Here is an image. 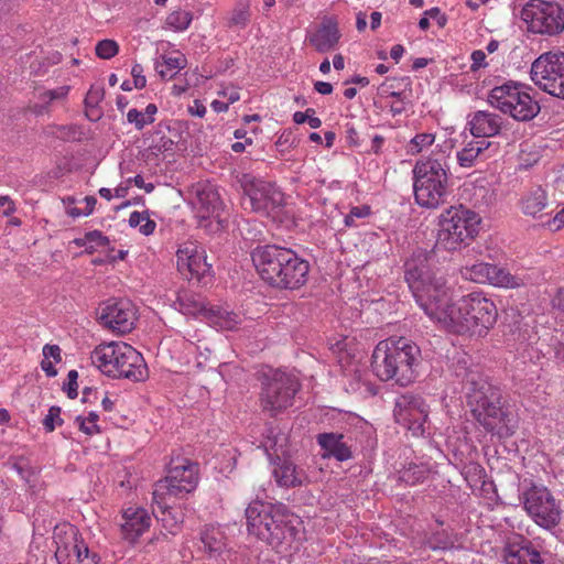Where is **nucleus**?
Instances as JSON below:
<instances>
[{
	"mask_svg": "<svg viewBox=\"0 0 564 564\" xmlns=\"http://www.w3.org/2000/svg\"><path fill=\"white\" fill-rule=\"evenodd\" d=\"M405 280L429 318L451 333L485 337L497 323L495 302L480 291L453 302L452 289L444 276L413 261L405 263Z\"/></svg>",
	"mask_w": 564,
	"mask_h": 564,
	"instance_id": "1",
	"label": "nucleus"
},
{
	"mask_svg": "<svg viewBox=\"0 0 564 564\" xmlns=\"http://www.w3.org/2000/svg\"><path fill=\"white\" fill-rule=\"evenodd\" d=\"M251 259L261 279L274 288L295 290L307 281L310 263L289 248L259 246Z\"/></svg>",
	"mask_w": 564,
	"mask_h": 564,
	"instance_id": "2",
	"label": "nucleus"
},
{
	"mask_svg": "<svg viewBox=\"0 0 564 564\" xmlns=\"http://www.w3.org/2000/svg\"><path fill=\"white\" fill-rule=\"evenodd\" d=\"M466 398L473 417L486 432L499 438H507L514 433L503 409L500 389L486 377L475 372L468 375Z\"/></svg>",
	"mask_w": 564,
	"mask_h": 564,
	"instance_id": "3",
	"label": "nucleus"
},
{
	"mask_svg": "<svg viewBox=\"0 0 564 564\" xmlns=\"http://www.w3.org/2000/svg\"><path fill=\"white\" fill-rule=\"evenodd\" d=\"M421 357L420 347L405 337H390L379 341L371 356V368L381 381L394 380L405 387L415 379V367Z\"/></svg>",
	"mask_w": 564,
	"mask_h": 564,
	"instance_id": "4",
	"label": "nucleus"
},
{
	"mask_svg": "<svg viewBox=\"0 0 564 564\" xmlns=\"http://www.w3.org/2000/svg\"><path fill=\"white\" fill-rule=\"evenodd\" d=\"M412 172L414 199L419 206L436 209L446 203L449 195V153L433 150L429 156L416 161Z\"/></svg>",
	"mask_w": 564,
	"mask_h": 564,
	"instance_id": "5",
	"label": "nucleus"
},
{
	"mask_svg": "<svg viewBox=\"0 0 564 564\" xmlns=\"http://www.w3.org/2000/svg\"><path fill=\"white\" fill-rule=\"evenodd\" d=\"M481 217L463 205L443 210L437 220L435 246L447 252L468 247L480 231Z\"/></svg>",
	"mask_w": 564,
	"mask_h": 564,
	"instance_id": "6",
	"label": "nucleus"
},
{
	"mask_svg": "<svg viewBox=\"0 0 564 564\" xmlns=\"http://www.w3.org/2000/svg\"><path fill=\"white\" fill-rule=\"evenodd\" d=\"M90 359L93 365L108 377L141 381L147 376V366L142 355L123 341L98 345L91 351Z\"/></svg>",
	"mask_w": 564,
	"mask_h": 564,
	"instance_id": "7",
	"label": "nucleus"
},
{
	"mask_svg": "<svg viewBox=\"0 0 564 564\" xmlns=\"http://www.w3.org/2000/svg\"><path fill=\"white\" fill-rule=\"evenodd\" d=\"M197 484L198 465L187 458L173 459L165 478L156 482L153 500L162 511L164 527L169 528L171 533H175L178 527V521L169 524L165 518L171 513V500L184 498L195 490Z\"/></svg>",
	"mask_w": 564,
	"mask_h": 564,
	"instance_id": "8",
	"label": "nucleus"
},
{
	"mask_svg": "<svg viewBox=\"0 0 564 564\" xmlns=\"http://www.w3.org/2000/svg\"><path fill=\"white\" fill-rule=\"evenodd\" d=\"M489 104L518 121H529L540 111V106L521 84L507 83L492 88Z\"/></svg>",
	"mask_w": 564,
	"mask_h": 564,
	"instance_id": "9",
	"label": "nucleus"
},
{
	"mask_svg": "<svg viewBox=\"0 0 564 564\" xmlns=\"http://www.w3.org/2000/svg\"><path fill=\"white\" fill-rule=\"evenodd\" d=\"M300 383L294 376L275 370L262 382L260 406L270 416H275L293 405Z\"/></svg>",
	"mask_w": 564,
	"mask_h": 564,
	"instance_id": "10",
	"label": "nucleus"
},
{
	"mask_svg": "<svg viewBox=\"0 0 564 564\" xmlns=\"http://www.w3.org/2000/svg\"><path fill=\"white\" fill-rule=\"evenodd\" d=\"M523 509L529 517L543 529L557 527L562 519L561 501L549 488L532 484L521 496Z\"/></svg>",
	"mask_w": 564,
	"mask_h": 564,
	"instance_id": "11",
	"label": "nucleus"
},
{
	"mask_svg": "<svg viewBox=\"0 0 564 564\" xmlns=\"http://www.w3.org/2000/svg\"><path fill=\"white\" fill-rule=\"evenodd\" d=\"M55 557L58 564H97L98 556L91 553L78 529L68 523L54 528Z\"/></svg>",
	"mask_w": 564,
	"mask_h": 564,
	"instance_id": "12",
	"label": "nucleus"
},
{
	"mask_svg": "<svg viewBox=\"0 0 564 564\" xmlns=\"http://www.w3.org/2000/svg\"><path fill=\"white\" fill-rule=\"evenodd\" d=\"M243 207L275 217L284 204V194L274 184L246 175L242 181Z\"/></svg>",
	"mask_w": 564,
	"mask_h": 564,
	"instance_id": "13",
	"label": "nucleus"
},
{
	"mask_svg": "<svg viewBox=\"0 0 564 564\" xmlns=\"http://www.w3.org/2000/svg\"><path fill=\"white\" fill-rule=\"evenodd\" d=\"M301 521L292 514L284 505L272 503V509L267 510L265 522H263L262 531L268 532L265 535L257 538L268 542L274 549H282L283 545L290 544L299 539L301 533Z\"/></svg>",
	"mask_w": 564,
	"mask_h": 564,
	"instance_id": "14",
	"label": "nucleus"
},
{
	"mask_svg": "<svg viewBox=\"0 0 564 564\" xmlns=\"http://www.w3.org/2000/svg\"><path fill=\"white\" fill-rule=\"evenodd\" d=\"M531 79L543 91L564 99V53L541 54L531 65Z\"/></svg>",
	"mask_w": 564,
	"mask_h": 564,
	"instance_id": "15",
	"label": "nucleus"
},
{
	"mask_svg": "<svg viewBox=\"0 0 564 564\" xmlns=\"http://www.w3.org/2000/svg\"><path fill=\"white\" fill-rule=\"evenodd\" d=\"M522 19L532 33L556 35L564 30V10L554 2L531 0L522 10Z\"/></svg>",
	"mask_w": 564,
	"mask_h": 564,
	"instance_id": "16",
	"label": "nucleus"
},
{
	"mask_svg": "<svg viewBox=\"0 0 564 564\" xmlns=\"http://www.w3.org/2000/svg\"><path fill=\"white\" fill-rule=\"evenodd\" d=\"M137 322V310L128 300H108L99 312V323L118 335L130 333Z\"/></svg>",
	"mask_w": 564,
	"mask_h": 564,
	"instance_id": "17",
	"label": "nucleus"
},
{
	"mask_svg": "<svg viewBox=\"0 0 564 564\" xmlns=\"http://www.w3.org/2000/svg\"><path fill=\"white\" fill-rule=\"evenodd\" d=\"M393 414L395 421L411 431L414 436L424 434L429 411L422 398L411 394L400 395L395 401Z\"/></svg>",
	"mask_w": 564,
	"mask_h": 564,
	"instance_id": "18",
	"label": "nucleus"
},
{
	"mask_svg": "<svg viewBox=\"0 0 564 564\" xmlns=\"http://www.w3.org/2000/svg\"><path fill=\"white\" fill-rule=\"evenodd\" d=\"M177 269L188 280L202 281L209 275L212 265L206 261V253L203 247L196 242L183 243L176 253Z\"/></svg>",
	"mask_w": 564,
	"mask_h": 564,
	"instance_id": "19",
	"label": "nucleus"
},
{
	"mask_svg": "<svg viewBox=\"0 0 564 564\" xmlns=\"http://www.w3.org/2000/svg\"><path fill=\"white\" fill-rule=\"evenodd\" d=\"M191 203L197 216L207 219L219 216L221 199L216 186L208 181H200L191 188Z\"/></svg>",
	"mask_w": 564,
	"mask_h": 564,
	"instance_id": "20",
	"label": "nucleus"
},
{
	"mask_svg": "<svg viewBox=\"0 0 564 564\" xmlns=\"http://www.w3.org/2000/svg\"><path fill=\"white\" fill-rule=\"evenodd\" d=\"M152 523L149 511L142 507H128L122 512L121 535L124 541L135 544Z\"/></svg>",
	"mask_w": 564,
	"mask_h": 564,
	"instance_id": "21",
	"label": "nucleus"
},
{
	"mask_svg": "<svg viewBox=\"0 0 564 564\" xmlns=\"http://www.w3.org/2000/svg\"><path fill=\"white\" fill-rule=\"evenodd\" d=\"M272 476L282 488H295L310 482L306 471L285 457H276L273 462Z\"/></svg>",
	"mask_w": 564,
	"mask_h": 564,
	"instance_id": "22",
	"label": "nucleus"
},
{
	"mask_svg": "<svg viewBox=\"0 0 564 564\" xmlns=\"http://www.w3.org/2000/svg\"><path fill=\"white\" fill-rule=\"evenodd\" d=\"M502 124L501 116L488 110L475 111L468 120L470 133L476 138H482V140L499 134Z\"/></svg>",
	"mask_w": 564,
	"mask_h": 564,
	"instance_id": "23",
	"label": "nucleus"
},
{
	"mask_svg": "<svg viewBox=\"0 0 564 564\" xmlns=\"http://www.w3.org/2000/svg\"><path fill=\"white\" fill-rule=\"evenodd\" d=\"M505 561L507 564H542L540 552L527 540L509 543Z\"/></svg>",
	"mask_w": 564,
	"mask_h": 564,
	"instance_id": "24",
	"label": "nucleus"
},
{
	"mask_svg": "<svg viewBox=\"0 0 564 564\" xmlns=\"http://www.w3.org/2000/svg\"><path fill=\"white\" fill-rule=\"evenodd\" d=\"M547 207V195L541 186L530 188L520 199V208L527 216L542 217Z\"/></svg>",
	"mask_w": 564,
	"mask_h": 564,
	"instance_id": "25",
	"label": "nucleus"
},
{
	"mask_svg": "<svg viewBox=\"0 0 564 564\" xmlns=\"http://www.w3.org/2000/svg\"><path fill=\"white\" fill-rule=\"evenodd\" d=\"M317 443L324 451L325 457H335L344 462L351 457L349 446L344 442V435L337 433H323L317 436Z\"/></svg>",
	"mask_w": 564,
	"mask_h": 564,
	"instance_id": "26",
	"label": "nucleus"
},
{
	"mask_svg": "<svg viewBox=\"0 0 564 564\" xmlns=\"http://www.w3.org/2000/svg\"><path fill=\"white\" fill-rule=\"evenodd\" d=\"M340 39V33L335 23H323L311 36L310 44L319 53L334 50Z\"/></svg>",
	"mask_w": 564,
	"mask_h": 564,
	"instance_id": "27",
	"label": "nucleus"
},
{
	"mask_svg": "<svg viewBox=\"0 0 564 564\" xmlns=\"http://www.w3.org/2000/svg\"><path fill=\"white\" fill-rule=\"evenodd\" d=\"M268 509H272V503L254 500L248 505L245 514L247 529L250 534L256 536L268 534L267 530L262 531Z\"/></svg>",
	"mask_w": 564,
	"mask_h": 564,
	"instance_id": "28",
	"label": "nucleus"
},
{
	"mask_svg": "<svg viewBox=\"0 0 564 564\" xmlns=\"http://www.w3.org/2000/svg\"><path fill=\"white\" fill-rule=\"evenodd\" d=\"M491 142L487 140H473L456 153V159L462 167H471L478 159H486V151Z\"/></svg>",
	"mask_w": 564,
	"mask_h": 564,
	"instance_id": "29",
	"label": "nucleus"
},
{
	"mask_svg": "<svg viewBox=\"0 0 564 564\" xmlns=\"http://www.w3.org/2000/svg\"><path fill=\"white\" fill-rule=\"evenodd\" d=\"M187 64L183 53L174 51L161 56L155 62V70L163 79H172Z\"/></svg>",
	"mask_w": 564,
	"mask_h": 564,
	"instance_id": "30",
	"label": "nucleus"
},
{
	"mask_svg": "<svg viewBox=\"0 0 564 564\" xmlns=\"http://www.w3.org/2000/svg\"><path fill=\"white\" fill-rule=\"evenodd\" d=\"M488 284L503 289H519L527 284L524 276L512 274L508 269L491 264Z\"/></svg>",
	"mask_w": 564,
	"mask_h": 564,
	"instance_id": "31",
	"label": "nucleus"
},
{
	"mask_svg": "<svg viewBox=\"0 0 564 564\" xmlns=\"http://www.w3.org/2000/svg\"><path fill=\"white\" fill-rule=\"evenodd\" d=\"M206 321L223 330H232L241 323V317L227 308L210 306L206 312Z\"/></svg>",
	"mask_w": 564,
	"mask_h": 564,
	"instance_id": "32",
	"label": "nucleus"
},
{
	"mask_svg": "<svg viewBox=\"0 0 564 564\" xmlns=\"http://www.w3.org/2000/svg\"><path fill=\"white\" fill-rule=\"evenodd\" d=\"M70 87L59 86L54 89H48L39 94V102L31 106V111L36 116H42L50 111V105L56 100H64Z\"/></svg>",
	"mask_w": 564,
	"mask_h": 564,
	"instance_id": "33",
	"label": "nucleus"
},
{
	"mask_svg": "<svg viewBox=\"0 0 564 564\" xmlns=\"http://www.w3.org/2000/svg\"><path fill=\"white\" fill-rule=\"evenodd\" d=\"M177 303L183 314L202 315L206 319V312L209 307L205 305L204 300L199 295L184 291L178 294Z\"/></svg>",
	"mask_w": 564,
	"mask_h": 564,
	"instance_id": "34",
	"label": "nucleus"
},
{
	"mask_svg": "<svg viewBox=\"0 0 564 564\" xmlns=\"http://www.w3.org/2000/svg\"><path fill=\"white\" fill-rule=\"evenodd\" d=\"M431 474L427 463H410L399 471V480L409 486H415L425 481Z\"/></svg>",
	"mask_w": 564,
	"mask_h": 564,
	"instance_id": "35",
	"label": "nucleus"
},
{
	"mask_svg": "<svg viewBox=\"0 0 564 564\" xmlns=\"http://www.w3.org/2000/svg\"><path fill=\"white\" fill-rule=\"evenodd\" d=\"M490 268L491 263L476 262L473 264L463 265L459 272L464 280L484 284L488 283Z\"/></svg>",
	"mask_w": 564,
	"mask_h": 564,
	"instance_id": "36",
	"label": "nucleus"
},
{
	"mask_svg": "<svg viewBox=\"0 0 564 564\" xmlns=\"http://www.w3.org/2000/svg\"><path fill=\"white\" fill-rule=\"evenodd\" d=\"M156 112L158 107L154 104H149L144 111L132 108L127 112V121L134 124L137 130H142L145 126L155 121Z\"/></svg>",
	"mask_w": 564,
	"mask_h": 564,
	"instance_id": "37",
	"label": "nucleus"
},
{
	"mask_svg": "<svg viewBox=\"0 0 564 564\" xmlns=\"http://www.w3.org/2000/svg\"><path fill=\"white\" fill-rule=\"evenodd\" d=\"M202 542L204 544L205 550L210 554H220L225 547V536L223 532L217 528H207L203 535Z\"/></svg>",
	"mask_w": 564,
	"mask_h": 564,
	"instance_id": "38",
	"label": "nucleus"
},
{
	"mask_svg": "<svg viewBox=\"0 0 564 564\" xmlns=\"http://www.w3.org/2000/svg\"><path fill=\"white\" fill-rule=\"evenodd\" d=\"M251 18V1L238 0L229 18V26L245 29Z\"/></svg>",
	"mask_w": 564,
	"mask_h": 564,
	"instance_id": "39",
	"label": "nucleus"
},
{
	"mask_svg": "<svg viewBox=\"0 0 564 564\" xmlns=\"http://www.w3.org/2000/svg\"><path fill=\"white\" fill-rule=\"evenodd\" d=\"M99 415L90 411L88 415H77L75 417V425L78 427L80 432L86 434L87 436H94L101 433V429L98 425Z\"/></svg>",
	"mask_w": 564,
	"mask_h": 564,
	"instance_id": "40",
	"label": "nucleus"
},
{
	"mask_svg": "<svg viewBox=\"0 0 564 564\" xmlns=\"http://www.w3.org/2000/svg\"><path fill=\"white\" fill-rule=\"evenodd\" d=\"M456 540L444 529L435 531L427 540V545L432 550H448L454 546Z\"/></svg>",
	"mask_w": 564,
	"mask_h": 564,
	"instance_id": "41",
	"label": "nucleus"
},
{
	"mask_svg": "<svg viewBox=\"0 0 564 564\" xmlns=\"http://www.w3.org/2000/svg\"><path fill=\"white\" fill-rule=\"evenodd\" d=\"M129 225L139 227L141 234L149 236L154 232L156 224L150 219L149 215L140 212H132L129 216Z\"/></svg>",
	"mask_w": 564,
	"mask_h": 564,
	"instance_id": "42",
	"label": "nucleus"
},
{
	"mask_svg": "<svg viewBox=\"0 0 564 564\" xmlns=\"http://www.w3.org/2000/svg\"><path fill=\"white\" fill-rule=\"evenodd\" d=\"M435 141V134L433 133H417L415 134L408 144V153L416 155L422 151L429 149Z\"/></svg>",
	"mask_w": 564,
	"mask_h": 564,
	"instance_id": "43",
	"label": "nucleus"
},
{
	"mask_svg": "<svg viewBox=\"0 0 564 564\" xmlns=\"http://www.w3.org/2000/svg\"><path fill=\"white\" fill-rule=\"evenodd\" d=\"M192 22V14L188 11H173L166 18V24L175 31L186 30Z\"/></svg>",
	"mask_w": 564,
	"mask_h": 564,
	"instance_id": "44",
	"label": "nucleus"
},
{
	"mask_svg": "<svg viewBox=\"0 0 564 564\" xmlns=\"http://www.w3.org/2000/svg\"><path fill=\"white\" fill-rule=\"evenodd\" d=\"M95 53L101 59H110L119 53V44L115 40H101L96 44Z\"/></svg>",
	"mask_w": 564,
	"mask_h": 564,
	"instance_id": "45",
	"label": "nucleus"
},
{
	"mask_svg": "<svg viewBox=\"0 0 564 564\" xmlns=\"http://www.w3.org/2000/svg\"><path fill=\"white\" fill-rule=\"evenodd\" d=\"M149 148L154 153L172 152L174 149V141L171 138L158 131L153 133Z\"/></svg>",
	"mask_w": 564,
	"mask_h": 564,
	"instance_id": "46",
	"label": "nucleus"
},
{
	"mask_svg": "<svg viewBox=\"0 0 564 564\" xmlns=\"http://www.w3.org/2000/svg\"><path fill=\"white\" fill-rule=\"evenodd\" d=\"M61 412L59 406H51L48 409V413L43 420V426L47 432H53L56 426H61L63 424Z\"/></svg>",
	"mask_w": 564,
	"mask_h": 564,
	"instance_id": "47",
	"label": "nucleus"
},
{
	"mask_svg": "<svg viewBox=\"0 0 564 564\" xmlns=\"http://www.w3.org/2000/svg\"><path fill=\"white\" fill-rule=\"evenodd\" d=\"M370 215V207L362 205V206H355L350 209L349 214L345 216V225L347 227L356 226V219L366 218Z\"/></svg>",
	"mask_w": 564,
	"mask_h": 564,
	"instance_id": "48",
	"label": "nucleus"
},
{
	"mask_svg": "<svg viewBox=\"0 0 564 564\" xmlns=\"http://www.w3.org/2000/svg\"><path fill=\"white\" fill-rule=\"evenodd\" d=\"M105 90L101 86H91L85 97V105L87 107H96L104 99Z\"/></svg>",
	"mask_w": 564,
	"mask_h": 564,
	"instance_id": "49",
	"label": "nucleus"
},
{
	"mask_svg": "<svg viewBox=\"0 0 564 564\" xmlns=\"http://www.w3.org/2000/svg\"><path fill=\"white\" fill-rule=\"evenodd\" d=\"M86 239L88 240V247L91 249L96 247H104L109 243L108 238L105 237L99 230H93L87 232Z\"/></svg>",
	"mask_w": 564,
	"mask_h": 564,
	"instance_id": "50",
	"label": "nucleus"
},
{
	"mask_svg": "<svg viewBox=\"0 0 564 564\" xmlns=\"http://www.w3.org/2000/svg\"><path fill=\"white\" fill-rule=\"evenodd\" d=\"M131 76L133 78V86L137 89H142L147 85V78L143 75V67L140 64H134L131 69Z\"/></svg>",
	"mask_w": 564,
	"mask_h": 564,
	"instance_id": "51",
	"label": "nucleus"
},
{
	"mask_svg": "<svg viewBox=\"0 0 564 564\" xmlns=\"http://www.w3.org/2000/svg\"><path fill=\"white\" fill-rule=\"evenodd\" d=\"M219 96H221L228 105H231L240 99L239 89L237 87L230 86L220 90Z\"/></svg>",
	"mask_w": 564,
	"mask_h": 564,
	"instance_id": "52",
	"label": "nucleus"
},
{
	"mask_svg": "<svg viewBox=\"0 0 564 564\" xmlns=\"http://www.w3.org/2000/svg\"><path fill=\"white\" fill-rule=\"evenodd\" d=\"M43 355L45 357V360L47 358H53L55 360V362H61L62 361L61 348L57 345H48V344H46L43 347Z\"/></svg>",
	"mask_w": 564,
	"mask_h": 564,
	"instance_id": "53",
	"label": "nucleus"
},
{
	"mask_svg": "<svg viewBox=\"0 0 564 564\" xmlns=\"http://www.w3.org/2000/svg\"><path fill=\"white\" fill-rule=\"evenodd\" d=\"M77 377H78V373L76 370H70L67 375V378H68V387H67V395L68 398L70 399H75L77 397Z\"/></svg>",
	"mask_w": 564,
	"mask_h": 564,
	"instance_id": "54",
	"label": "nucleus"
},
{
	"mask_svg": "<svg viewBox=\"0 0 564 564\" xmlns=\"http://www.w3.org/2000/svg\"><path fill=\"white\" fill-rule=\"evenodd\" d=\"M486 66V53L481 50L471 53V69H478Z\"/></svg>",
	"mask_w": 564,
	"mask_h": 564,
	"instance_id": "55",
	"label": "nucleus"
},
{
	"mask_svg": "<svg viewBox=\"0 0 564 564\" xmlns=\"http://www.w3.org/2000/svg\"><path fill=\"white\" fill-rule=\"evenodd\" d=\"M0 210L4 216H10L15 212V204L9 196H0Z\"/></svg>",
	"mask_w": 564,
	"mask_h": 564,
	"instance_id": "56",
	"label": "nucleus"
},
{
	"mask_svg": "<svg viewBox=\"0 0 564 564\" xmlns=\"http://www.w3.org/2000/svg\"><path fill=\"white\" fill-rule=\"evenodd\" d=\"M424 14L427 15L429 19L435 20L440 28H444L447 22L446 17L441 13V10L438 8H432L430 10H426Z\"/></svg>",
	"mask_w": 564,
	"mask_h": 564,
	"instance_id": "57",
	"label": "nucleus"
},
{
	"mask_svg": "<svg viewBox=\"0 0 564 564\" xmlns=\"http://www.w3.org/2000/svg\"><path fill=\"white\" fill-rule=\"evenodd\" d=\"M547 226L551 230H558L564 226V208L555 214V216L547 221Z\"/></svg>",
	"mask_w": 564,
	"mask_h": 564,
	"instance_id": "58",
	"label": "nucleus"
},
{
	"mask_svg": "<svg viewBox=\"0 0 564 564\" xmlns=\"http://www.w3.org/2000/svg\"><path fill=\"white\" fill-rule=\"evenodd\" d=\"M187 110L192 116L198 118H203L206 115V107L198 99H195Z\"/></svg>",
	"mask_w": 564,
	"mask_h": 564,
	"instance_id": "59",
	"label": "nucleus"
},
{
	"mask_svg": "<svg viewBox=\"0 0 564 564\" xmlns=\"http://www.w3.org/2000/svg\"><path fill=\"white\" fill-rule=\"evenodd\" d=\"M64 204H67V214L73 217H80L84 216V209L72 207L70 205L75 203V199L73 197H67L63 199Z\"/></svg>",
	"mask_w": 564,
	"mask_h": 564,
	"instance_id": "60",
	"label": "nucleus"
},
{
	"mask_svg": "<svg viewBox=\"0 0 564 564\" xmlns=\"http://www.w3.org/2000/svg\"><path fill=\"white\" fill-rule=\"evenodd\" d=\"M310 113L315 115V110L313 108H307L305 111H296L293 115V121L297 124H302L307 121V117Z\"/></svg>",
	"mask_w": 564,
	"mask_h": 564,
	"instance_id": "61",
	"label": "nucleus"
},
{
	"mask_svg": "<svg viewBox=\"0 0 564 564\" xmlns=\"http://www.w3.org/2000/svg\"><path fill=\"white\" fill-rule=\"evenodd\" d=\"M552 306L561 312H564V289L557 291L552 299Z\"/></svg>",
	"mask_w": 564,
	"mask_h": 564,
	"instance_id": "62",
	"label": "nucleus"
},
{
	"mask_svg": "<svg viewBox=\"0 0 564 564\" xmlns=\"http://www.w3.org/2000/svg\"><path fill=\"white\" fill-rule=\"evenodd\" d=\"M314 88L322 95H329L333 91V86L327 82H316Z\"/></svg>",
	"mask_w": 564,
	"mask_h": 564,
	"instance_id": "63",
	"label": "nucleus"
},
{
	"mask_svg": "<svg viewBox=\"0 0 564 564\" xmlns=\"http://www.w3.org/2000/svg\"><path fill=\"white\" fill-rule=\"evenodd\" d=\"M84 203L86 205L84 209V216H88L94 212L97 199L94 196H86L84 198Z\"/></svg>",
	"mask_w": 564,
	"mask_h": 564,
	"instance_id": "64",
	"label": "nucleus"
}]
</instances>
